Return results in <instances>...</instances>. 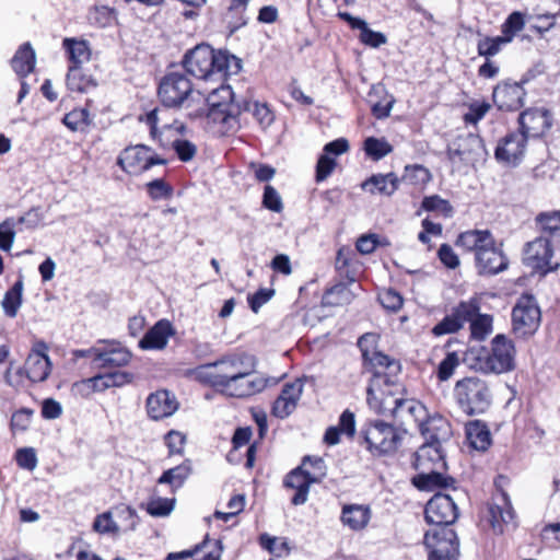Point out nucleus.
Segmentation results:
<instances>
[{"label": "nucleus", "instance_id": "9", "mask_svg": "<svg viewBox=\"0 0 560 560\" xmlns=\"http://www.w3.org/2000/svg\"><path fill=\"white\" fill-rule=\"evenodd\" d=\"M191 93V81L177 71L166 73L158 88V96L166 108L180 107Z\"/></svg>", "mask_w": 560, "mask_h": 560}, {"label": "nucleus", "instance_id": "49", "mask_svg": "<svg viewBox=\"0 0 560 560\" xmlns=\"http://www.w3.org/2000/svg\"><path fill=\"white\" fill-rule=\"evenodd\" d=\"M93 528L101 534H120L114 510L97 515L94 520Z\"/></svg>", "mask_w": 560, "mask_h": 560}, {"label": "nucleus", "instance_id": "35", "mask_svg": "<svg viewBox=\"0 0 560 560\" xmlns=\"http://www.w3.org/2000/svg\"><path fill=\"white\" fill-rule=\"evenodd\" d=\"M26 377L31 382H44L51 372V361L49 357H39L36 353H30L25 361Z\"/></svg>", "mask_w": 560, "mask_h": 560}, {"label": "nucleus", "instance_id": "13", "mask_svg": "<svg viewBox=\"0 0 560 560\" xmlns=\"http://www.w3.org/2000/svg\"><path fill=\"white\" fill-rule=\"evenodd\" d=\"M479 310V302L476 299L462 301L452 310L451 314L446 315L442 320L433 326L431 330L432 335L441 337L458 332Z\"/></svg>", "mask_w": 560, "mask_h": 560}, {"label": "nucleus", "instance_id": "8", "mask_svg": "<svg viewBox=\"0 0 560 560\" xmlns=\"http://www.w3.org/2000/svg\"><path fill=\"white\" fill-rule=\"evenodd\" d=\"M540 310L532 295H523L512 310V330L517 338L533 336L540 325Z\"/></svg>", "mask_w": 560, "mask_h": 560}, {"label": "nucleus", "instance_id": "61", "mask_svg": "<svg viewBox=\"0 0 560 560\" xmlns=\"http://www.w3.org/2000/svg\"><path fill=\"white\" fill-rule=\"evenodd\" d=\"M380 336L374 332H365L358 339V348L361 351L362 360L378 351Z\"/></svg>", "mask_w": 560, "mask_h": 560}, {"label": "nucleus", "instance_id": "28", "mask_svg": "<svg viewBox=\"0 0 560 560\" xmlns=\"http://www.w3.org/2000/svg\"><path fill=\"white\" fill-rule=\"evenodd\" d=\"M173 334L172 324L166 319H161L144 334L139 341V347L143 350L164 349Z\"/></svg>", "mask_w": 560, "mask_h": 560}, {"label": "nucleus", "instance_id": "5", "mask_svg": "<svg viewBox=\"0 0 560 560\" xmlns=\"http://www.w3.org/2000/svg\"><path fill=\"white\" fill-rule=\"evenodd\" d=\"M360 444L376 457L394 455L404 439V432L382 420L369 421L359 432Z\"/></svg>", "mask_w": 560, "mask_h": 560}, {"label": "nucleus", "instance_id": "14", "mask_svg": "<svg viewBox=\"0 0 560 560\" xmlns=\"http://www.w3.org/2000/svg\"><path fill=\"white\" fill-rule=\"evenodd\" d=\"M255 366L256 360L248 363L240 375L234 377V380L226 384L220 392L236 398L249 397L262 392L267 387L268 380L259 375L252 376Z\"/></svg>", "mask_w": 560, "mask_h": 560}, {"label": "nucleus", "instance_id": "1", "mask_svg": "<svg viewBox=\"0 0 560 560\" xmlns=\"http://www.w3.org/2000/svg\"><path fill=\"white\" fill-rule=\"evenodd\" d=\"M235 57L228 51L214 50L209 45H197L188 50L182 65L192 77L201 80H223Z\"/></svg>", "mask_w": 560, "mask_h": 560}, {"label": "nucleus", "instance_id": "32", "mask_svg": "<svg viewBox=\"0 0 560 560\" xmlns=\"http://www.w3.org/2000/svg\"><path fill=\"white\" fill-rule=\"evenodd\" d=\"M67 86L72 92L88 93L97 86L96 79L81 66H69Z\"/></svg>", "mask_w": 560, "mask_h": 560}, {"label": "nucleus", "instance_id": "17", "mask_svg": "<svg viewBox=\"0 0 560 560\" xmlns=\"http://www.w3.org/2000/svg\"><path fill=\"white\" fill-rule=\"evenodd\" d=\"M42 221L43 217L38 208L28 210L18 219H5L0 223V245H12L15 234L33 230L40 225Z\"/></svg>", "mask_w": 560, "mask_h": 560}, {"label": "nucleus", "instance_id": "59", "mask_svg": "<svg viewBox=\"0 0 560 560\" xmlns=\"http://www.w3.org/2000/svg\"><path fill=\"white\" fill-rule=\"evenodd\" d=\"M378 301L382 306L388 311L397 312L404 304V299L394 289H386L378 294Z\"/></svg>", "mask_w": 560, "mask_h": 560}, {"label": "nucleus", "instance_id": "54", "mask_svg": "<svg viewBox=\"0 0 560 560\" xmlns=\"http://www.w3.org/2000/svg\"><path fill=\"white\" fill-rule=\"evenodd\" d=\"M463 139L471 162L479 161L487 155L485 142L479 136L469 133Z\"/></svg>", "mask_w": 560, "mask_h": 560}, {"label": "nucleus", "instance_id": "62", "mask_svg": "<svg viewBox=\"0 0 560 560\" xmlns=\"http://www.w3.org/2000/svg\"><path fill=\"white\" fill-rule=\"evenodd\" d=\"M300 466H303V468H307V466H310L311 477L318 478V482L326 477V465L322 457L310 455L304 456Z\"/></svg>", "mask_w": 560, "mask_h": 560}, {"label": "nucleus", "instance_id": "41", "mask_svg": "<svg viewBox=\"0 0 560 560\" xmlns=\"http://www.w3.org/2000/svg\"><path fill=\"white\" fill-rule=\"evenodd\" d=\"M191 472L189 460L165 470L159 478V483H167L173 488H179Z\"/></svg>", "mask_w": 560, "mask_h": 560}, {"label": "nucleus", "instance_id": "20", "mask_svg": "<svg viewBox=\"0 0 560 560\" xmlns=\"http://www.w3.org/2000/svg\"><path fill=\"white\" fill-rule=\"evenodd\" d=\"M178 406L175 395L166 389L151 393L145 401L147 413L154 421L171 417L176 412Z\"/></svg>", "mask_w": 560, "mask_h": 560}, {"label": "nucleus", "instance_id": "3", "mask_svg": "<svg viewBox=\"0 0 560 560\" xmlns=\"http://www.w3.org/2000/svg\"><path fill=\"white\" fill-rule=\"evenodd\" d=\"M254 360L253 355L244 352L226 354L214 362L197 366L191 374L197 381L220 392Z\"/></svg>", "mask_w": 560, "mask_h": 560}, {"label": "nucleus", "instance_id": "50", "mask_svg": "<svg viewBox=\"0 0 560 560\" xmlns=\"http://www.w3.org/2000/svg\"><path fill=\"white\" fill-rule=\"evenodd\" d=\"M421 207L425 211L439 212L446 218L451 217L453 213V207L451 203L446 199L441 198L439 195L424 197Z\"/></svg>", "mask_w": 560, "mask_h": 560}, {"label": "nucleus", "instance_id": "53", "mask_svg": "<svg viewBox=\"0 0 560 560\" xmlns=\"http://www.w3.org/2000/svg\"><path fill=\"white\" fill-rule=\"evenodd\" d=\"M459 365V358L456 352H448L440 362L436 371L439 381L446 382L454 374L455 369Z\"/></svg>", "mask_w": 560, "mask_h": 560}, {"label": "nucleus", "instance_id": "39", "mask_svg": "<svg viewBox=\"0 0 560 560\" xmlns=\"http://www.w3.org/2000/svg\"><path fill=\"white\" fill-rule=\"evenodd\" d=\"M23 277L21 276L16 282L5 292L2 300V308L8 317H15L23 301Z\"/></svg>", "mask_w": 560, "mask_h": 560}, {"label": "nucleus", "instance_id": "4", "mask_svg": "<svg viewBox=\"0 0 560 560\" xmlns=\"http://www.w3.org/2000/svg\"><path fill=\"white\" fill-rule=\"evenodd\" d=\"M453 394L458 408L470 417L485 413L492 404L489 384L478 376L458 380Z\"/></svg>", "mask_w": 560, "mask_h": 560}, {"label": "nucleus", "instance_id": "19", "mask_svg": "<svg viewBox=\"0 0 560 560\" xmlns=\"http://www.w3.org/2000/svg\"><path fill=\"white\" fill-rule=\"evenodd\" d=\"M515 512L512 508L509 495L501 492L492 499L488 506V521L492 529L502 534L509 526H514Z\"/></svg>", "mask_w": 560, "mask_h": 560}, {"label": "nucleus", "instance_id": "7", "mask_svg": "<svg viewBox=\"0 0 560 560\" xmlns=\"http://www.w3.org/2000/svg\"><path fill=\"white\" fill-rule=\"evenodd\" d=\"M423 544L429 550V560H458L459 540L451 527L440 526L428 530Z\"/></svg>", "mask_w": 560, "mask_h": 560}, {"label": "nucleus", "instance_id": "27", "mask_svg": "<svg viewBox=\"0 0 560 560\" xmlns=\"http://www.w3.org/2000/svg\"><path fill=\"white\" fill-rule=\"evenodd\" d=\"M352 287L360 289L358 282L349 283L348 280L338 278V281L324 292L323 304L329 306L350 304L357 296V292Z\"/></svg>", "mask_w": 560, "mask_h": 560}, {"label": "nucleus", "instance_id": "33", "mask_svg": "<svg viewBox=\"0 0 560 560\" xmlns=\"http://www.w3.org/2000/svg\"><path fill=\"white\" fill-rule=\"evenodd\" d=\"M432 463L433 468L445 469V454L442 445L423 443L416 453V468L424 469L427 464Z\"/></svg>", "mask_w": 560, "mask_h": 560}, {"label": "nucleus", "instance_id": "43", "mask_svg": "<svg viewBox=\"0 0 560 560\" xmlns=\"http://www.w3.org/2000/svg\"><path fill=\"white\" fill-rule=\"evenodd\" d=\"M493 318L488 314H480L479 311L476 315L471 316L467 323H470L471 337L476 340H483L492 331Z\"/></svg>", "mask_w": 560, "mask_h": 560}, {"label": "nucleus", "instance_id": "30", "mask_svg": "<svg viewBox=\"0 0 560 560\" xmlns=\"http://www.w3.org/2000/svg\"><path fill=\"white\" fill-rule=\"evenodd\" d=\"M400 179L393 172L373 174L361 184V188L372 195L380 194L390 197L399 187Z\"/></svg>", "mask_w": 560, "mask_h": 560}, {"label": "nucleus", "instance_id": "38", "mask_svg": "<svg viewBox=\"0 0 560 560\" xmlns=\"http://www.w3.org/2000/svg\"><path fill=\"white\" fill-rule=\"evenodd\" d=\"M466 438L470 445L478 451H486L490 443V431L487 424L480 420H474L466 424Z\"/></svg>", "mask_w": 560, "mask_h": 560}, {"label": "nucleus", "instance_id": "51", "mask_svg": "<svg viewBox=\"0 0 560 560\" xmlns=\"http://www.w3.org/2000/svg\"><path fill=\"white\" fill-rule=\"evenodd\" d=\"M402 178L412 185H425L431 180L432 175L423 165L413 164L405 166V174Z\"/></svg>", "mask_w": 560, "mask_h": 560}, {"label": "nucleus", "instance_id": "11", "mask_svg": "<svg viewBox=\"0 0 560 560\" xmlns=\"http://www.w3.org/2000/svg\"><path fill=\"white\" fill-rule=\"evenodd\" d=\"M451 495L442 492L435 493L425 504L424 518L427 523L434 525L435 527L447 526L450 527L458 518V509L456 505V499L459 491Z\"/></svg>", "mask_w": 560, "mask_h": 560}, {"label": "nucleus", "instance_id": "52", "mask_svg": "<svg viewBox=\"0 0 560 560\" xmlns=\"http://www.w3.org/2000/svg\"><path fill=\"white\" fill-rule=\"evenodd\" d=\"M525 20L524 15L515 11L511 13L505 22L501 26V32L503 37H509V43H511L516 35V33L521 32L524 28Z\"/></svg>", "mask_w": 560, "mask_h": 560}, {"label": "nucleus", "instance_id": "60", "mask_svg": "<svg viewBox=\"0 0 560 560\" xmlns=\"http://www.w3.org/2000/svg\"><path fill=\"white\" fill-rule=\"evenodd\" d=\"M394 404L395 406L392 410V413L395 418L401 416L405 411L415 417L418 412L424 411V406L416 402L415 400L398 398L395 399Z\"/></svg>", "mask_w": 560, "mask_h": 560}, {"label": "nucleus", "instance_id": "48", "mask_svg": "<svg viewBox=\"0 0 560 560\" xmlns=\"http://www.w3.org/2000/svg\"><path fill=\"white\" fill-rule=\"evenodd\" d=\"M90 24L97 27H107L116 19V10L107 5H95L88 15Z\"/></svg>", "mask_w": 560, "mask_h": 560}, {"label": "nucleus", "instance_id": "24", "mask_svg": "<svg viewBox=\"0 0 560 560\" xmlns=\"http://www.w3.org/2000/svg\"><path fill=\"white\" fill-rule=\"evenodd\" d=\"M103 343L102 352L97 353L98 368H120L127 365L131 360V352L121 347L117 341L100 340Z\"/></svg>", "mask_w": 560, "mask_h": 560}, {"label": "nucleus", "instance_id": "40", "mask_svg": "<svg viewBox=\"0 0 560 560\" xmlns=\"http://www.w3.org/2000/svg\"><path fill=\"white\" fill-rule=\"evenodd\" d=\"M63 47L69 54L71 66H81L83 61L90 59V49L88 42L77 40L74 38H65Z\"/></svg>", "mask_w": 560, "mask_h": 560}, {"label": "nucleus", "instance_id": "10", "mask_svg": "<svg viewBox=\"0 0 560 560\" xmlns=\"http://www.w3.org/2000/svg\"><path fill=\"white\" fill-rule=\"evenodd\" d=\"M167 161L144 144L127 147L118 156L117 164L128 174L139 175L154 165H165Z\"/></svg>", "mask_w": 560, "mask_h": 560}, {"label": "nucleus", "instance_id": "25", "mask_svg": "<svg viewBox=\"0 0 560 560\" xmlns=\"http://www.w3.org/2000/svg\"><path fill=\"white\" fill-rule=\"evenodd\" d=\"M455 483L456 480L453 477L443 475L436 468H432L429 472H420L412 478V485L421 491L451 488L455 493H458Z\"/></svg>", "mask_w": 560, "mask_h": 560}, {"label": "nucleus", "instance_id": "63", "mask_svg": "<svg viewBox=\"0 0 560 560\" xmlns=\"http://www.w3.org/2000/svg\"><path fill=\"white\" fill-rule=\"evenodd\" d=\"M248 112H252L259 125L265 128L269 127L275 120V115L267 104L250 102V109Z\"/></svg>", "mask_w": 560, "mask_h": 560}, {"label": "nucleus", "instance_id": "22", "mask_svg": "<svg viewBox=\"0 0 560 560\" xmlns=\"http://www.w3.org/2000/svg\"><path fill=\"white\" fill-rule=\"evenodd\" d=\"M283 483L287 488L295 490L291 503L302 505L307 501L311 485L318 483V478H312L308 468L299 466L285 476Z\"/></svg>", "mask_w": 560, "mask_h": 560}, {"label": "nucleus", "instance_id": "31", "mask_svg": "<svg viewBox=\"0 0 560 560\" xmlns=\"http://www.w3.org/2000/svg\"><path fill=\"white\" fill-rule=\"evenodd\" d=\"M248 3L240 0H228V5L222 14L230 34H234L246 26L249 18L247 16Z\"/></svg>", "mask_w": 560, "mask_h": 560}, {"label": "nucleus", "instance_id": "36", "mask_svg": "<svg viewBox=\"0 0 560 560\" xmlns=\"http://www.w3.org/2000/svg\"><path fill=\"white\" fill-rule=\"evenodd\" d=\"M536 224L545 238V245H551L552 238L560 236V211L540 212L536 217Z\"/></svg>", "mask_w": 560, "mask_h": 560}, {"label": "nucleus", "instance_id": "26", "mask_svg": "<svg viewBox=\"0 0 560 560\" xmlns=\"http://www.w3.org/2000/svg\"><path fill=\"white\" fill-rule=\"evenodd\" d=\"M420 432L424 438V443L442 445L451 438V425L448 421L441 417H430L427 421L420 423Z\"/></svg>", "mask_w": 560, "mask_h": 560}, {"label": "nucleus", "instance_id": "18", "mask_svg": "<svg viewBox=\"0 0 560 560\" xmlns=\"http://www.w3.org/2000/svg\"><path fill=\"white\" fill-rule=\"evenodd\" d=\"M527 139L518 132H510L503 137L495 150L494 158L505 165L516 166L524 158Z\"/></svg>", "mask_w": 560, "mask_h": 560}, {"label": "nucleus", "instance_id": "6", "mask_svg": "<svg viewBox=\"0 0 560 560\" xmlns=\"http://www.w3.org/2000/svg\"><path fill=\"white\" fill-rule=\"evenodd\" d=\"M490 351L485 357H478L474 369L486 374H502L515 369L514 342L503 334H498L491 340Z\"/></svg>", "mask_w": 560, "mask_h": 560}, {"label": "nucleus", "instance_id": "12", "mask_svg": "<svg viewBox=\"0 0 560 560\" xmlns=\"http://www.w3.org/2000/svg\"><path fill=\"white\" fill-rule=\"evenodd\" d=\"M362 369L372 374L370 380L377 378V383H383L384 386L397 385V376L401 372L400 362L381 351L363 359Z\"/></svg>", "mask_w": 560, "mask_h": 560}, {"label": "nucleus", "instance_id": "2", "mask_svg": "<svg viewBox=\"0 0 560 560\" xmlns=\"http://www.w3.org/2000/svg\"><path fill=\"white\" fill-rule=\"evenodd\" d=\"M208 105L207 117L214 124H220L226 130L240 127L238 117L244 110L250 109V101L236 97L230 85H221L206 98Z\"/></svg>", "mask_w": 560, "mask_h": 560}, {"label": "nucleus", "instance_id": "16", "mask_svg": "<svg viewBox=\"0 0 560 560\" xmlns=\"http://www.w3.org/2000/svg\"><path fill=\"white\" fill-rule=\"evenodd\" d=\"M520 132L528 138L542 137L552 126V114L545 107H532L518 116Z\"/></svg>", "mask_w": 560, "mask_h": 560}, {"label": "nucleus", "instance_id": "15", "mask_svg": "<svg viewBox=\"0 0 560 560\" xmlns=\"http://www.w3.org/2000/svg\"><path fill=\"white\" fill-rule=\"evenodd\" d=\"M526 79L521 82L504 80L499 82L492 92V100L499 110L515 112L523 107L526 91L524 84Z\"/></svg>", "mask_w": 560, "mask_h": 560}, {"label": "nucleus", "instance_id": "58", "mask_svg": "<svg viewBox=\"0 0 560 560\" xmlns=\"http://www.w3.org/2000/svg\"><path fill=\"white\" fill-rule=\"evenodd\" d=\"M262 206L277 213L283 210L282 198L277 189L271 185H266L264 188Z\"/></svg>", "mask_w": 560, "mask_h": 560}, {"label": "nucleus", "instance_id": "64", "mask_svg": "<svg viewBox=\"0 0 560 560\" xmlns=\"http://www.w3.org/2000/svg\"><path fill=\"white\" fill-rule=\"evenodd\" d=\"M337 163L336 160L326 154H322L316 163L315 179L317 183L325 180L335 170Z\"/></svg>", "mask_w": 560, "mask_h": 560}, {"label": "nucleus", "instance_id": "42", "mask_svg": "<svg viewBox=\"0 0 560 560\" xmlns=\"http://www.w3.org/2000/svg\"><path fill=\"white\" fill-rule=\"evenodd\" d=\"M365 154L380 161L393 151V145L385 138L369 137L364 140Z\"/></svg>", "mask_w": 560, "mask_h": 560}, {"label": "nucleus", "instance_id": "29", "mask_svg": "<svg viewBox=\"0 0 560 560\" xmlns=\"http://www.w3.org/2000/svg\"><path fill=\"white\" fill-rule=\"evenodd\" d=\"M556 250L560 254V247H526L525 255L535 269L547 273L560 266V260L553 259Z\"/></svg>", "mask_w": 560, "mask_h": 560}, {"label": "nucleus", "instance_id": "46", "mask_svg": "<svg viewBox=\"0 0 560 560\" xmlns=\"http://www.w3.org/2000/svg\"><path fill=\"white\" fill-rule=\"evenodd\" d=\"M90 122V113L86 108L72 109L62 118V124L71 131H82Z\"/></svg>", "mask_w": 560, "mask_h": 560}, {"label": "nucleus", "instance_id": "45", "mask_svg": "<svg viewBox=\"0 0 560 560\" xmlns=\"http://www.w3.org/2000/svg\"><path fill=\"white\" fill-rule=\"evenodd\" d=\"M509 44V37L495 36L490 37L486 36L480 39L477 44V51L479 56L485 57L486 59H490L495 56L502 49V46Z\"/></svg>", "mask_w": 560, "mask_h": 560}, {"label": "nucleus", "instance_id": "21", "mask_svg": "<svg viewBox=\"0 0 560 560\" xmlns=\"http://www.w3.org/2000/svg\"><path fill=\"white\" fill-rule=\"evenodd\" d=\"M335 269L338 278L346 279L349 283H357L363 271V264L360 260L359 253L352 250V247H339Z\"/></svg>", "mask_w": 560, "mask_h": 560}, {"label": "nucleus", "instance_id": "47", "mask_svg": "<svg viewBox=\"0 0 560 560\" xmlns=\"http://www.w3.org/2000/svg\"><path fill=\"white\" fill-rule=\"evenodd\" d=\"M116 521L120 533L133 530L138 524L139 517L133 509L126 505L116 506L114 509Z\"/></svg>", "mask_w": 560, "mask_h": 560}, {"label": "nucleus", "instance_id": "37", "mask_svg": "<svg viewBox=\"0 0 560 560\" xmlns=\"http://www.w3.org/2000/svg\"><path fill=\"white\" fill-rule=\"evenodd\" d=\"M371 517V511L368 506L351 504L345 505L341 513V521L353 530L363 529Z\"/></svg>", "mask_w": 560, "mask_h": 560}, {"label": "nucleus", "instance_id": "44", "mask_svg": "<svg viewBox=\"0 0 560 560\" xmlns=\"http://www.w3.org/2000/svg\"><path fill=\"white\" fill-rule=\"evenodd\" d=\"M455 245H494L489 230H470L460 233Z\"/></svg>", "mask_w": 560, "mask_h": 560}, {"label": "nucleus", "instance_id": "34", "mask_svg": "<svg viewBox=\"0 0 560 560\" xmlns=\"http://www.w3.org/2000/svg\"><path fill=\"white\" fill-rule=\"evenodd\" d=\"M35 63V51L28 42L21 45L11 59L12 69L21 79L34 71Z\"/></svg>", "mask_w": 560, "mask_h": 560}, {"label": "nucleus", "instance_id": "23", "mask_svg": "<svg viewBox=\"0 0 560 560\" xmlns=\"http://www.w3.org/2000/svg\"><path fill=\"white\" fill-rule=\"evenodd\" d=\"M476 249V262L481 275H497L508 268L509 260L501 247H472Z\"/></svg>", "mask_w": 560, "mask_h": 560}, {"label": "nucleus", "instance_id": "57", "mask_svg": "<svg viewBox=\"0 0 560 560\" xmlns=\"http://www.w3.org/2000/svg\"><path fill=\"white\" fill-rule=\"evenodd\" d=\"M174 499L156 498L152 499L148 505L147 511L150 515L155 517L167 516L174 509Z\"/></svg>", "mask_w": 560, "mask_h": 560}, {"label": "nucleus", "instance_id": "55", "mask_svg": "<svg viewBox=\"0 0 560 560\" xmlns=\"http://www.w3.org/2000/svg\"><path fill=\"white\" fill-rule=\"evenodd\" d=\"M167 114V110L154 108L145 114L144 121L150 127V135L153 139L158 137L159 133V125H161L162 129H170L172 126L164 121L163 116Z\"/></svg>", "mask_w": 560, "mask_h": 560}, {"label": "nucleus", "instance_id": "56", "mask_svg": "<svg viewBox=\"0 0 560 560\" xmlns=\"http://www.w3.org/2000/svg\"><path fill=\"white\" fill-rule=\"evenodd\" d=\"M147 191L153 200L170 199L173 196V187L162 178H156L147 184Z\"/></svg>", "mask_w": 560, "mask_h": 560}]
</instances>
